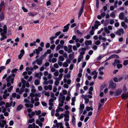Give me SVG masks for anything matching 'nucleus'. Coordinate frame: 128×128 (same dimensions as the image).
I'll list each match as a JSON object with an SVG mask.
<instances>
[{
	"mask_svg": "<svg viewBox=\"0 0 128 128\" xmlns=\"http://www.w3.org/2000/svg\"><path fill=\"white\" fill-rule=\"evenodd\" d=\"M65 99V96H64L62 93H60V96L58 98V100L59 101V103L58 104L59 106L62 107L63 106Z\"/></svg>",
	"mask_w": 128,
	"mask_h": 128,
	"instance_id": "f257e3e1",
	"label": "nucleus"
},
{
	"mask_svg": "<svg viewBox=\"0 0 128 128\" xmlns=\"http://www.w3.org/2000/svg\"><path fill=\"white\" fill-rule=\"evenodd\" d=\"M13 87L12 86H11L10 87L8 88V92L7 90H5L4 92V94L3 95V98L4 99H6L7 97L9 96V93L10 92L11 90L13 88Z\"/></svg>",
	"mask_w": 128,
	"mask_h": 128,
	"instance_id": "f03ea898",
	"label": "nucleus"
},
{
	"mask_svg": "<svg viewBox=\"0 0 128 128\" xmlns=\"http://www.w3.org/2000/svg\"><path fill=\"white\" fill-rule=\"evenodd\" d=\"M24 102L25 103V106L26 108H32L33 107V104H30L29 100L27 99H25L24 100Z\"/></svg>",
	"mask_w": 128,
	"mask_h": 128,
	"instance_id": "7ed1b4c3",
	"label": "nucleus"
},
{
	"mask_svg": "<svg viewBox=\"0 0 128 128\" xmlns=\"http://www.w3.org/2000/svg\"><path fill=\"white\" fill-rule=\"evenodd\" d=\"M4 29L3 30L2 28H0V32L1 33V35L3 36L7 32V28L6 25H4Z\"/></svg>",
	"mask_w": 128,
	"mask_h": 128,
	"instance_id": "20e7f679",
	"label": "nucleus"
},
{
	"mask_svg": "<svg viewBox=\"0 0 128 128\" xmlns=\"http://www.w3.org/2000/svg\"><path fill=\"white\" fill-rule=\"evenodd\" d=\"M14 78H12V76L11 75H10L6 78V80L7 82H9L10 80L11 83L13 84L14 83Z\"/></svg>",
	"mask_w": 128,
	"mask_h": 128,
	"instance_id": "39448f33",
	"label": "nucleus"
},
{
	"mask_svg": "<svg viewBox=\"0 0 128 128\" xmlns=\"http://www.w3.org/2000/svg\"><path fill=\"white\" fill-rule=\"evenodd\" d=\"M119 58V56L116 54H113L110 56L106 61L112 58Z\"/></svg>",
	"mask_w": 128,
	"mask_h": 128,
	"instance_id": "423d86ee",
	"label": "nucleus"
},
{
	"mask_svg": "<svg viewBox=\"0 0 128 128\" xmlns=\"http://www.w3.org/2000/svg\"><path fill=\"white\" fill-rule=\"evenodd\" d=\"M116 87V84L114 82L112 81V82L110 83V84L108 88H112V89H114Z\"/></svg>",
	"mask_w": 128,
	"mask_h": 128,
	"instance_id": "0eeeda50",
	"label": "nucleus"
},
{
	"mask_svg": "<svg viewBox=\"0 0 128 128\" xmlns=\"http://www.w3.org/2000/svg\"><path fill=\"white\" fill-rule=\"evenodd\" d=\"M122 90L120 89L117 90L115 92V96H116L120 95L122 92Z\"/></svg>",
	"mask_w": 128,
	"mask_h": 128,
	"instance_id": "6e6552de",
	"label": "nucleus"
},
{
	"mask_svg": "<svg viewBox=\"0 0 128 128\" xmlns=\"http://www.w3.org/2000/svg\"><path fill=\"white\" fill-rule=\"evenodd\" d=\"M124 33V30L122 28H120L116 32V34L119 36L121 35L122 34Z\"/></svg>",
	"mask_w": 128,
	"mask_h": 128,
	"instance_id": "1a4fd4ad",
	"label": "nucleus"
},
{
	"mask_svg": "<svg viewBox=\"0 0 128 128\" xmlns=\"http://www.w3.org/2000/svg\"><path fill=\"white\" fill-rule=\"evenodd\" d=\"M70 25V24H67L64 27V29L63 30V31L64 32H67L69 28V26Z\"/></svg>",
	"mask_w": 128,
	"mask_h": 128,
	"instance_id": "9d476101",
	"label": "nucleus"
},
{
	"mask_svg": "<svg viewBox=\"0 0 128 128\" xmlns=\"http://www.w3.org/2000/svg\"><path fill=\"white\" fill-rule=\"evenodd\" d=\"M121 63V62L118 60L116 59L115 60L114 63H112L113 66H115L117 64H118Z\"/></svg>",
	"mask_w": 128,
	"mask_h": 128,
	"instance_id": "9b49d317",
	"label": "nucleus"
},
{
	"mask_svg": "<svg viewBox=\"0 0 128 128\" xmlns=\"http://www.w3.org/2000/svg\"><path fill=\"white\" fill-rule=\"evenodd\" d=\"M36 51V52L37 55H38L40 53V51H42V48L40 47H38V49L35 50Z\"/></svg>",
	"mask_w": 128,
	"mask_h": 128,
	"instance_id": "f8f14e48",
	"label": "nucleus"
},
{
	"mask_svg": "<svg viewBox=\"0 0 128 128\" xmlns=\"http://www.w3.org/2000/svg\"><path fill=\"white\" fill-rule=\"evenodd\" d=\"M124 13L122 12L120 14L119 16V18L120 19L122 20L124 18Z\"/></svg>",
	"mask_w": 128,
	"mask_h": 128,
	"instance_id": "ddd939ff",
	"label": "nucleus"
},
{
	"mask_svg": "<svg viewBox=\"0 0 128 128\" xmlns=\"http://www.w3.org/2000/svg\"><path fill=\"white\" fill-rule=\"evenodd\" d=\"M98 38L99 40H102L104 42L106 41V40L105 37H104V36L102 37V36L101 35H99L98 36Z\"/></svg>",
	"mask_w": 128,
	"mask_h": 128,
	"instance_id": "4468645a",
	"label": "nucleus"
},
{
	"mask_svg": "<svg viewBox=\"0 0 128 128\" xmlns=\"http://www.w3.org/2000/svg\"><path fill=\"white\" fill-rule=\"evenodd\" d=\"M121 96L123 99H126L128 98V92H127V94H123Z\"/></svg>",
	"mask_w": 128,
	"mask_h": 128,
	"instance_id": "2eb2a0df",
	"label": "nucleus"
},
{
	"mask_svg": "<svg viewBox=\"0 0 128 128\" xmlns=\"http://www.w3.org/2000/svg\"><path fill=\"white\" fill-rule=\"evenodd\" d=\"M23 106L22 104H20L18 105L16 108V110L18 112L20 110L23 108Z\"/></svg>",
	"mask_w": 128,
	"mask_h": 128,
	"instance_id": "dca6fc26",
	"label": "nucleus"
},
{
	"mask_svg": "<svg viewBox=\"0 0 128 128\" xmlns=\"http://www.w3.org/2000/svg\"><path fill=\"white\" fill-rule=\"evenodd\" d=\"M100 25V22L98 21H96L95 22V24L94 25V26L96 29H97L98 26Z\"/></svg>",
	"mask_w": 128,
	"mask_h": 128,
	"instance_id": "f3484780",
	"label": "nucleus"
},
{
	"mask_svg": "<svg viewBox=\"0 0 128 128\" xmlns=\"http://www.w3.org/2000/svg\"><path fill=\"white\" fill-rule=\"evenodd\" d=\"M84 8H83V7H81L80 11V12H79L78 14V18H80V16H81L83 10H84Z\"/></svg>",
	"mask_w": 128,
	"mask_h": 128,
	"instance_id": "a211bd4d",
	"label": "nucleus"
},
{
	"mask_svg": "<svg viewBox=\"0 0 128 128\" xmlns=\"http://www.w3.org/2000/svg\"><path fill=\"white\" fill-rule=\"evenodd\" d=\"M60 80V79L59 78H57L56 79V80L54 82V84L56 86H58L59 83V81Z\"/></svg>",
	"mask_w": 128,
	"mask_h": 128,
	"instance_id": "6ab92c4d",
	"label": "nucleus"
},
{
	"mask_svg": "<svg viewBox=\"0 0 128 128\" xmlns=\"http://www.w3.org/2000/svg\"><path fill=\"white\" fill-rule=\"evenodd\" d=\"M72 54H69L68 57L69 58L70 60H72L74 57V52H72Z\"/></svg>",
	"mask_w": 128,
	"mask_h": 128,
	"instance_id": "aec40b11",
	"label": "nucleus"
},
{
	"mask_svg": "<svg viewBox=\"0 0 128 128\" xmlns=\"http://www.w3.org/2000/svg\"><path fill=\"white\" fill-rule=\"evenodd\" d=\"M85 44L86 46L91 45L92 44V42L91 40H86L85 42Z\"/></svg>",
	"mask_w": 128,
	"mask_h": 128,
	"instance_id": "412c9836",
	"label": "nucleus"
},
{
	"mask_svg": "<svg viewBox=\"0 0 128 128\" xmlns=\"http://www.w3.org/2000/svg\"><path fill=\"white\" fill-rule=\"evenodd\" d=\"M4 16L3 13H2L0 14V21H1L4 20Z\"/></svg>",
	"mask_w": 128,
	"mask_h": 128,
	"instance_id": "4be33fe9",
	"label": "nucleus"
},
{
	"mask_svg": "<svg viewBox=\"0 0 128 128\" xmlns=\"http://www.w3.org/2000/svg\"><path fill=\"white\" fill-rule=\"evenodd\" d=\"M68 52L69 53L71 52L72 51V46L71 45H69L68 46Z\"/></svg>",
	"mask_w": 128,
	"mask_h": 128,
	"instance_id": "5701e85b",
	"label": "nucleus"
},
{
	"mask_svg": "<svg viewBox=\"0 0 128 128\" xmlns=\"http://www.w3.org/2000/svg\"><path fill=\"white\" fill-rule=\"evenodd\" d=\"M122 26L124 28L126 29L127 28V26L126 25L125 22H122L121 23Z\"/></svg>",
	"mask_w": 128,
	"mask_h": 128,
	"instance_id": "b1692460",
	"label": "nucleus"
},
{
	"mask_svg": "<svg viewBox=\"0 0 128 128\" xmlns=\"http://www.w3.org/2000/svg\"><path fill=\"white\" fill-rule=\"evenodd\" d=\"M36 61L37 62V64L38 65H41L42 63V60H41L37 59L36 60Z\"/></svg>",
	"mask_w": 128,
	"mask_h": 128,
	"instance_id": "393cba45",
	"label": "nucleus"
},
{
	"mask_svg": "<svg viewBox=\"0 0 128 128\" xmlns=\"http://www.w3.org/2000/svg\"><path fill=\"white\" fill-rule=\"evenodd\" d=\"M98 110H99L101 107L102 106H103L104 105V104H102L100 102L98 103Z\"/></svg>",
	"mask_w": 128,
	"mask_h": 128,
	"instance_id": "a878e982",
	"label": "nucleus"
},
{
	"mask_svg": "<svg viewBox=\"0 0 128 128\" xmlns=\"http://www.w3.org/2000/svg\"><path fill=\"white\" fill-rule=\"evenodd\" d=\"M75 118L74 116H72V122L73 124H75Z\"/></svg>",
	"mask_w": 128,
	"mask_h": 128,
	"instance_id": "bb28decb",
	"label": "nucleus"
},
{
	"mask_svg": "<svg viewBox=\"0 0 128 128\" xmlns=\"http://www.w3.org/2000/svg\"><path fill=\"white\" fill-rule=\"evenodd\" d=\"M83 58V57H82V56H79L78 59V63H79L81 61L82 59Z\"/></svg>",
	"mask_w": 128,
	"mask_h": 128,
	"instance_id": "cd10ccee",
	"label": "nucleus"
},
{
	"mask_svg": "<svg viewBox=\"0 0 128 128\" xmlns=\"http://www.w3.org/2000/svg\"><path fill=\"white\" fill-rule=\"evenodd\" d=\"M1 108L2 109V111L3 113L5 112L6 110V107L5 108L4 106H2Z\"/></svg>",
	"mask_w": 128,
	"mask_h": 128,
	"instance_id": "c85d7f7f",
	"label": "nucleus"
},
{
	"mask_svg": "<svg viewBox=\"0 0 128 128\" xmlns=\"http://www.w3.org/2000/svg\"><path fill=\"white\" fill-rule=\"evenodd\" d=\"M110 16L113 18H115L116 17L115 12H112L110 14Z\"/></svg>",
	"mask_w": 128,
	"mask_h": 128,
	"instance_id": "c756f323",
	"label": "nucleus"
},
{
	"mask_svg": "<svg viewBox=\"0 0 128 128\" xmlns=\"http://www.w3.org/2000/svg\"><path fill=\"white\" fill-rule=\"evenodd\" d=\"M105 31L107 34H109L110 32V31L108 30L107 27H105L104 28Z\"/></svg>",
	"mask_w": 128,
	"mask_h": 128,
	"instance_id": "7c9ffc66",
	"label": "nucleus"
},
{
	"mask_svg": "<svg viewBox=\"0 0 128 128\" xmlns=\"http://www.w3.org/2000/svg\"><path fill=\"white\" fill-rule=\"evenodd\" d=\"M58 58L61 61H62L64 60V58L62 56H60L58 57Z\"/></svg>",
	"mask_w": 128,
	"mask_h": 128,
	"instance_id": "2f4dec72",
	"label": "nucleus"
},
{
	"mask_svg": "<svg viewBox=\"0 0 128 128\" xmlns=\"http://www.w3.org/2000/svg\"><path fill=\"white\" fill-rule=\"evenodd\" d=\"M18 70L16 68H15L14 69H13L11 71V72H12V73H16L17 71Z\"/></svg>",
	"mask_w": 128,
	"mask_h": 128,
	"instance_id": "473e14b6",
	"label": "nucleus"
},
{
	"mask_svg": "<svg viewBox=\"0 0 128 128\" xmlns=\"http://www.w3.org/2000/svg\"><path fill=\"white\" fill-rule=\"evenodd\" d=\"M24 88H20V90L19 92V94H22V93L24 91Z\"/></svg>",
	"mask_w": 128,
	"mask_h": 128,
	"instance_id": "72a5a7b5",
	"label": "nucleus"
},
{
	"mask_svg": "<svg viewBox=\"0 0 128 128\" xmlns=\"http://www.w3.org/2000/svg\"><path fill=\"white\" fill-rule=\"evenodd\" d=\"M62 125V122L57 123L56 124V126L58 128H58L60 126Z\"/></svg>",
	"mask_w": 128,
	"mask_h": 128,
	"instance_id": "f704fd0d",
	"label": "nucleus"
},
{
	"mask_svg": "<svg viewBox=\"0 0 128 128\" xmlns=\"http://www.w3.org/2000/svg\"><path fill=\"white\" fill-rule=\"evenodd\" d=\"M84 104H80V109H82L83 110L84 109Z\"/></svg>",
	"mask_w": 128,
	"mask_h": 128,
	"instance_id": "c9c22d12",
	"label": "nucleus"
},
{
	"mask_svg": "<svg viewBox=\"0 0 128 128\" xmlns=\"http://www.w3.org/2000/svg\"><path fill=\"white\" fill-rule=\"evenodd\" d=\"M37 14H34L32 12L28 13V15L29 16H34Z\"/></svg>",
	"mask_w": 128,
	"mask_h": 128,
	"instance_id": "e433bc0d",
	"label": "nucleus"
},
{
	"mask_svg": "<svg viewBox=\"0 0 128 128\" xmlns=\"http://www.w3.org/2000/svg\"><path fill=\"white\" fill-rule=\"evenodd\" d=\"M94 28V26H92V30L90 32V34L91 35H93L94 34V32L93 30Z\"/></svg>",
	"mask_w": 128,
	"mask_h": 128,
	"instance_id": "4c0bfd02",
	"label": "nucleus"
},
{
	"mask_svg": "<svg viewBox=\"0 0 128 128\" xmlns=\"http://www.w3.org/2000/svg\"><path fill=\"white\" fill-rule=\"evenodd\" d=\"M84 99L85 100V102L86 104H87L89 102V99L86 98L85 97Z\"/></svg>",
	"mask_w": 128,
	"mask_h": 128,
	"instance_id": "58836bf2",
	"label": "nucleus"
},
{
	"mask_svg": "<svg viewBox=\"0 0 128 128\" xmlns=\"http://www.w3.org/2000/svg\"><path fill=\"white\" fill-rule=\"evenodd\" d=\"M117 66L118 68V69L122 67V65L120 64H117Z\"/></svg>",
	"mask_w": 128,
	"mask_h": 128,
	"instance_id": "ea45409f",
	"label": "nucleus"
},
{
	"mask_svg": "<svg viewBox=\"0 0 128 128\" xmlns=\"http://www.w3.org/2000/svg\"><path fill=\"white\" fill-rule=\"evenodd\" d=\"M2 36L3 37L0 38V40L1 41L4 40V39L6 38H7V36H5L4 35Z\"/></svg>",
	"mask_w": 128,
	"mask_h": 128,
	"instance_id": "a19ab883",
	"label": "nucleus"
},
{
	"mask_svg": "<svg viewBox=\"0 0 128 128\" xmlns=\"http://www.w3.org/2000/svg\"><path fill=\"white\" fill-rule=\"evenodd\" d=\"M34 83L36 85H38L39 84V82L38 80H36L34 82Z\"/></svg>",
	"mask_w": 128,
	"mask_h": 128,
	"instance_id": "79ce46f5",
	"label": "nucleus"
},
{
	"mask_svg": "<svg viewBox=\"0 0 128 128\" xmlns=\"http://www.w3.org/2000/svg\"><path fill=\"white\" fill-rule=\"evenodd\" d=\"M123 64L126 66L128 64V60H125L123 63Z\"/></svg>",
	"mask_w": 128,
	"mask_h": 128,
	"instance_id": "37998d69",
	"label": "nucleus"
},
{
	"mask_svg": "<svg viewBox=\"0 0 128 128\" xmlns=\"http://www.w3.org/2000/svg\"><path fill=\"white\" fill-rule=\"evenodd\" d=\"M64 117V114H62L60 116H59L58 118L59 120H60L62 118Z\"/></svg>",
	"mask_w": 128,
	"mask_h": 128,
	"instance_id": "c03bdc74",
	"label": "nucleus"
},
{
	"mask_svg": "<svg viewBox=\"0 0 128 128\" xmlns=\"http://www.w3.org/2000/svg\"><path fill=\"white\" fill-rule=\"evenodd\" d=\"M97 72H96V71L94 70L91 73V74L93 75H97Z\"/></svg>",
	"mask_w": 128,
	"mask_h": 128,
	"instance_id": "a18cd8bd",
	"label": "nucleus"
},
{
	"mask_svg": "<svg viewBox=\"0 0 128 128\" xmlns=\"http://www.w3.org/2000/svg\"><path fill=\"white\" fill-rule=\"evenodd\" d=\"M102 12V11H101V16L103 17H104L106 15V13L105 12Z\"/></svg>",
	"mask_w": 128,
	"mask_h": 128,
	"instance_id": "49530a36",
	"label": "nucleus"
},
{
	"mask_svg": "<svg viewBox=\"0 0 128 128\" xmlns=\"http://www.w3.org/2000/svg\"><path fill=\"white\" fill-rule=\"evenodd\" d=\"M121 51V50H116L112 52V53L118 54Z\"/></svg>",
	"mask_w": 128,
	"mask_h": 128,
	"instance_id": "de8ad7c7",
	"label": "nucleus"
},
{
	"mask_svg": "<svg viewBox=\"0 0 128 128\" xmlns=\"http://www.w3.org/2000/svg\"><path fill=\"white\" fill-rule=\"evenodd\" d=\"M4 4V2H2L0 4V7L2 8Z\"/></svg>",
	"mask_w": 128,
	"mask_h": 128,
	"instance_id": "09e8293b",
	"label": "nucleus"
},
{
	"mask_svg": "<svg viewBox=\"0 0 128 128\" xmlns=\"http://www.w3.org/2000/svg\"><path fill=\"white\" fill-rule=\"evenodd\" d=\"M30 101L32 103V104H34V98L33 97H31L30 98Z\"/></svg>",
	"mask_w": 128,
	"mask_h": 128,
	"instance_id": "8fccbe9b",
	"label": "nucleus"
},
{
	"mask_svg": "<svg viewBox=\"0 0 128 128\" xmlns=\"http://www.w3.org/2000/svg\"><path fill=\"white\" fill-rule=\"evenodd\" d=\"M35 76L36 77H37L39 79H40L41 78L39 74L38 73H36L35 74Z\"/></svg>",
	"mask_w": 128,
	"mask_h": 128,
	"instance_id": "3c124183",
	"label": "nucleus"
},
{
	"mask_svg": "<svg viewBox=\"0 0 128 128\" xmlns=\"http://www.w3.org/2000/svg\"><path fill=\"white\" fill-rule=\"evenodd\" d=\"M90 36L89 34H88L86 36H85L84 37V38H86L87 39H88L90 38Z\"/></svg>",
	"mask_w": 128,
	"mask_h": 128,
	"instance_id": "603ef678",
	"label": "nucleus"
},
{
	"mask_svg": "<svg viewBox=\"0 0 128 128\" xmlns=\"http://www.w3.org/2000/svg\"><path fill=\"white\" fill-rule=\"evenodd\" d=\"M34 118H32V119H29L28 121V122L30 123H32L34 121Z\"/></svg>",
	"mask_w": 128,
	"mask_h": 128,
	"instance_id": "864d4df0",
	"label": "nucleus"
},
{
	"mask_svg": "<svg viewBox=\"0 0 128 128\" xmlns=\"http://www.w3.org/2000/svg\"><path fill=\"white\" fill-rule=\"evenodd\" d=\"M61 34V32L60 31H59L57 32L56 33L55 35V36L56 37V38L57 37V36H58L60 34Z\"/></svg>",
	"mask_w": 128,
	"mask_h": 128,
	"instance_id": "5fc2aeb1",
	"label": "nucleus"
},
{
	"mask_svg": "<svg viewBox=\"0 0 128 128\" xmlns=\"http://www.w3.org/2000/svg\"><path fill=\"white\" fill-rule=\"evenodd\" d=\"M35 96L40 97L41 96V94L40 93H36L35 94Z\"/></svg>",
	"mask_w": 128,
	"mask_h": 128,
	"instance_id": "6e6d98bb",
	"label": "nucleus"
},
{
	"mask_svg": "<svg viewBox=\"0 0 128 128\" xmlns=\"http://www.w3.org/2000/svg\"><path fill=\"white\" fill-rule=\"evenodd\" d=\"M103 56L102 57L101 56H100L96 58V60H101Z\"/></svg>",
	"mask_w": 128,
	"mask_h": 128,
	"instance_id": "4d7b16f0",
	"label": "nucleus"
},
{
	"mask_svg": "<svg viewBox=\"0 0 128 128\" xmlns=\"http://www.w3.org/2000/svg\"><path fill=\"white\" fill-rule=\"evenodd\" d=\"M48 84H52L53 83V81L52 79H50L48 81Z\"/></svg>",
	"mask_w": 128,
	"mask_h": 128,
	"instance_id": "13d9d810",
	"label": "nucleus"
},
{
	"mask_svg": "<svg viewBox=\"0 0 128 128\" xmlns=\"http://www.w3.org/2000/svg\"><path fill=\"white\" fill-rule=\"evenodd\" d=\"M55 112V110L53 109H52L51 111V114L52 116L54 115Z\"/></svg>",
	"mask_w": 128,
	"mask_h": 128,
	"instance_id": "bf43d9fd",
	"label": "nucleus"
},
{
	"mask_svg": "<svg viewBox=\"0 0 128 128\" xmlns=\"http://www.w3.org/2000/svg\"><path fill=\"white\" fill-rule=\"evenodd\" d=\"M47 76V78L49 79H50L52 78V75L51 74H49Z\"/></svg>",
	"mask_w": 128,
	"mask_h": 128,
	"instance_id": "052dcab7",
	"label": "nucleus"
},
{
	"mask_svg": "<svg viewBox=\"0 0 128 128\" xmlns=\"http://www.w3.org/2000/svg\"><path fill=\"white\" fill-rule=\"evenodd\" d=\"M63 66L65 67H66L68 66V65L66 62H65L63 64Z\"/></svg>",
	"mask_w": 128,
	"mask_h": 128,
	"instance_id": "680f3d73",
	"label": "nucleus"
},
{
	"mask_svg": "<svg viewBox=\"0 0 128 128\" xmlns=\"http://www.w3.org/2000/svg\"><path fill=\"white\" fill-rule=\"evenodd\" d=\"M100 40H97L95 42V44H96L98 45L100 44Z\"/></svg>",
	"mask_w": 128,
	"mask_h": 128,
	"instance_id": "e2e57ef3",
	"label": "nucleus"
},
{
	"mask_svg": "<svg viewBox=\"0 0 128 128\" xmlns=\"http://www.w3.org/2000/svg\"><path fill=\"white\" fill-rule=\"evenodd\" d=\"M21 81L22 83L23 84H25L26 83V81L24 80L23 78H22L21 79Z\"/></svg>",
	"mask_w": 128,
	"mask_h": 128,
	"instance_id": "0e129e2a",
	"label": "nucleus"
},
{
	"mask_svg": "<svg viewBox=\"0 0 128 128\" xmlns=\"http://www.w3.org/2000/svg\"><path fill=\"white\" fill-rule=\"evenodd\" d=\"M55 47V45L54 44H53L52 45L50 46V48L52 50L54 49Z\"/></svg>",
	"mask_w": 128,
	"mask_h": 128,
	"instance_id": "69168bd1",
	"label": "nucleus"
},
{
	"mask_svg": "<svg viewBox=\"0 0 128 128\" xmlns=\"http://www.w3.org/2000/svg\"><path fill=\"white\" fill-rule=\"evenodd\" d=\"M61 48V45L60 44H58L56 47V50H58L60 49Z\"/></svg>",
	"mask_w": 128,
	"mask_h": 128,
	"instance_id": "338daca9",
	"label": "nucleus"
},
{
	"mask_svg": "<svg viewBox=\"0 0 128 128\" xmlns=\"http://www.w3.org/2000/svg\"><path fill=\"white\" fill-rule=\"evenodd\" d=\"M63 56L66 58H68V55L66 52H65L63 54Z\"/></svg>",
	"mask_w": 128,
	"mask_h": 128,
	"instance_id": "774afa93",
	"label": "nucleus"
}]
</instances>
